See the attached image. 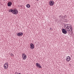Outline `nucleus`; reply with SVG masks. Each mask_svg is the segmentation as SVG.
Segmentation results:
<instances>
[{"label": "nucleus", "mask_w": 74, "mask_h": 74, "mask_svg": "<svg viewBox=\"0 0 74 74\" xmlns=\"http://www.w3.org/2000/svg\"><path fill=\"white\" fill-rule=\"evenodd\" d=\"M69 25V24H68ZM68 24H65L64 25V27L66 29V30H67L68 32H70V28H69V26L68 27Z\"/></svg>", "instance_id": "1"}, {"label": "nucleus", "mask_w": 74, "mask_h": 74, "mask_svg": "<svg viewBox=\"0 0 74 74\" xmlns=\"http://www.w3.org/2000/svg\"><path fill=\"white\" fill-rule=\"evenodd\" d=\"M3 66L4 69H5V70H7V69H8V62L5 63Z\"/></svg>", "instance_id": "2"}, {"label": "nucleus", "mask_w": 74, "mask_h": 74, "mask_svg": "<svg viewBox=\"0 0 74 74\" xmlns=\"http://www.w3.org/2000/svg\"><path fill=\"white\" fill-rule=\"evenodd\" d=\"M12 13V14H15V15H16V14H17L18 13V10H15V9L13 10Z\"/></svg>", "instance_id": "3"}, {"label": "nucleus", "mask_w": 74, "mask_h": 74, "mask_svg": "<svg viewBox=\"0 0 74 74\" xmlns=\"http://www.w3.org/2000/svg\"><path fill=\"white\" fill-rule=\"evenodd\" d=\"M54 2L53 1H50L49 2V5L50 6H53L54 5Z\"/></svg>", "instance_id": "4"}, {"label": "nucleus", "mask_w": 74, "mask_h": 74, "mask_svg": "<svg viewBox=\"0 0 74 74\" xmlns=\"http://www.w3.org/2000/svg\"><path fill=\"white\" fill-rule=\"evenodd\" d=\"M36 64L37 67H38V68H39V69H41V66L40 64L37 63Z\"/></svg>", "instance_id": "5"}, {"label": "nucleus", "mask_w": 74, "mask_h": 74, "mask_svg": "<svg viewBox=\"0 0 74 74\" xmlns=\"http://www.w3.org/2000/svg\"><path fill=\"white\" fill-rule=\"evenodd\" d=\"M22 57L24 60H25L26 59V54L25 55V53H23L22 54Z\"/></svg>", "instance_id": "6"}, {"label": "nucleus", "mask_w": 74, "mask_h": 74, "mask_svg": "<svg viewBox=\"0 0 74 74\" xmlns=\"http://www.w3.org/2000/svg\"><path fill=\"white\" fill-rule=\"evenodd\" d=\"M30 48L31 49H34V44L31 43L30 44Z\"/></svg>", "instance_id": "7"}, {"label": "nucleus", "mask_w": 74, "mask_h": 74, "mask_svg": "<svg viewBox=\"0 0 74 74\" xmlns=\"http://www.w3.org/2000/svg\"><path fill=\"white\" fill-rule=\"evenodd\" d=\"M62 32L64 34H67V31H66L64 29H62Z\"/></svg>", "instance_id": "8"}, {"label": "nucleus", "mask_w": 74, "mask_h": 74, "mask_svg": "<svg viewBox=\"0 0 74 74\" xmlns=\"http://www.w3.org/2000/svg\"><path fill=\"white\" fill-rule=\"evenodd\" d=\"M66 60L67 62H69L71 60V58L70 56H68L66 57Z\"/></svg>", "instance_id": "9"}, {"label": "nucleus", "mask_w": 74, "mask_h": 74, "mask_svg": "<svg viewBox=\"0 0 74 74\" xmlns=\"http://www.w3.org/2000/svg\"><path fill=\"white\" fill-rule=\"evenodd\" d=\"M23 33H17V36H18L19 37H20L21 36H22V35H23Z\"/></svg>", "instance_id": "10"}, {"label": "nucleus", "mask_w": 74, "mask_h": 74, "mask_svg": "<svg viewBox=\"0 0 74 74\" xmlns=\"http://www.w3.org/2000/svg\"><path fill=\"white\" fill-rule=\"evenodd\" d=\"M12 4V2L11 1H10L8 3V7H10V6H11Z\"/></svg>", "instance_id": "11"}, {"label": "nucleus", "mask_w": 74, "mask_h": 74, "mask_svg": "<svg viewBox=\"0 0 74 74\" xmlns=\"http://www.w3.org/2000/svg\"><path fill=\"white\" fill-rule=\"evenodd\" d=\"M71 25L69 27L70 30V32H71L72 30V29H73V28H72V27H71Z\"/></svg>", "instance_id": "12"}, {"label": "nucleus", "mask_w": 74, "mask_h": 74, "mask_svg": "<svg viewBox=\"0 0 74 74\" xmlns=\"http://www.w3.org/2000/svg\"><path fill=\"white\" fill-rule=\"evenodd\" d=\"M26 7L27 8H30V5L29 4H27L26 5Z\"/></svg>", "instance_id": "13"}, {"label": "nucleus", "mask_w": 74, "mask_h": 74, "mask_svg": "<svg viewBox=\"0 0 74 74\" xmlns=\"http://www.w3.org/2000/svg\"><path fill=\"white\" fill-rule=\"evenodd\" d=\"M66 17H67V16L66 15H65L62 17V19H65Z\"/></svg>", "instance_id": "14"}, {"label": "nucleus", "mask_w": 74, "mask_h": 74, "mask_svg": "<svg viewBox=\"0 0 74 74\" xmlns=\"http://www.w3.org/2000/svg\"><path fill=\"white\" fill-rule=\"evenodd\" d=\"M13 10L12 9H10L9 10V12H12V11Z\"/></svg>", "instance_id": "15"}, {"label": "nucleus", "mask_w": 74, "mask_h": 74, "mask_svg": "<svg viewBox=\"0 0 74 74\" xmlns=\"http://www.w3.org/2000/svg\"><path fill=\"white\" fill-rule=\"evenodd\" d=\"M61 18H62L63 16H59V19H61Z\"/></svg>", "instance_id": "16"}, {"label": "nucleus", "mask_w": 74, "mask_h": 74, "mask_svg": "<svg viewBox=\"0 0 74 74\" xmlns=\"http://www.w3.org/2000/svg\"><path fill=\"white\" fill-rule=\"evenodd\" d=\"M18 74V73L17 72H16V74ZM18 74H21V73H18Z\"/></svg>", "instance_id": "17"}, {"label": "nucleus", "mask_w": 74, "mask_h": 74, "mask_svg": "<svg viewBox=\"0 0 74 74\" xmlns=\"http://www.w3.org/2000/svg\"><path fill=\"white\" fill-rule=\"evenodd\" d=\"M12 55H13V56H14V55H13V54L12 53V54H11V56H12Z\"/></svg>", "instance_id": "18"}, {"label": "nucleus", "mask_w": 74, "mask_h": 74, "mask_svg": "<svg viewBox=\"0 0 74 74\" xmlns=\"http://www.w3.org/2000/svg\"><path fill=\"white\" fill-rule=\"evenodd\" d=\"M22 5H20V7H22Z\"/></svg>", "instance_id": "19"}, {"label": "nucleus", "mask_w": 74, "mask_h": 74, "mask_svg": "<svg viewBox=\"0 0 74 74\" xmlns=\"http://www.w3.org/2000/svg\"><path fill=\"white\" fill-rule=\"evenodd\" d=\"M50 30H51V28H50Z\"/></svg>", "instance_id": "20"}, {"label": "nucleus", "mask_w": 74, "mask_h": 74, "mask_svg": "<svg viewBox=\"0 0 74 74\" xmlns=\"http://www.w3.org/2000/svg\"><path fill=\"white\" fill-rule=\"evenodd\" d=\"M37 1H38V0H36Z\"/></svg>", "instance_id": "21"}, {"label": "nucleus", "mask_w": 74, "mask_h": 74, "mask_svg": "<svg viewBox=\"0 0 74 74\" xmlns=\"http://www.w3.org/2000/svg\"><path fill=\"white\" fill-rule=\"evenodd\" d=\"M4 0V1H5V0Z\"/></svg>", "instance_id": "22"}]
</instances>
